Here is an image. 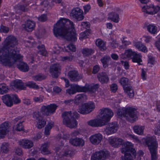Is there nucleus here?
<instances>
[{"mask_svg":"<svg viewBox=\"0 0 160 160\" xmlns=\"http://www.w3.org/2000/svg\"><path fill=\"white\" fill-rule=\"evenodd\" d=\"M118 129V125L115 122L108 124L104 130L105 133L107 135H111L116 132Z\"/></svg>","mask_w":160,"mask_h":160,"instance_id":"nucleus-16","label":"nucleus"},{"mask_svg":"<svg viewBox=\"0 0 160 160\" xmlns=\"http://www.w3.org/2000/svg\"><path fill=\"white\" fill-rule=\"evenodd\" d=\"M134 46L139 50L146 52H147L146 47L140 42H136L134 43Z\"/></svg>","mask_w":160,"mask_h":160,"instance_id":"nucleus-30","label":"nucleus"},{"mask_svg":"<svg viewBox=\"0 0 160 160\" xmlns=\"http://www.w3.org/2000/svg\"><path fill=\"white\" fill-rule=\"evenodd\" d=\"M94 108L95 105L93 103H86L80 106L78 111L81 114H86L90 113Z\"/></svg>","mask_w":160,"mask_h":160,"instance_id":"nucleus-12","label":"nucleus"},{"mask_svg":"<svg viewBox=\"0 0 160 160\" xmlns=\"http://www.w3.org/2000/svg\"><path fill=\"white\" fill-rule=\"evenodd\" d=\"M71 113V111L65 112L62 113L63 122L64 124L70 128H75L77 127L78 124L75 118H78L79 115L76 112H73L72 115Z\"/></svg>","mask_w":160,"mask_h":160,"instance_id":"nucleus-5","label":"nucleus"},{"mask_svg":"<svg viewBox=\"0 0 160 160\" xmlns=\"http://www.w3.org/2000/svg\"><path fill=\"white\" fill-rule=\"evenodd\" d=\"M38 48L39 50L38 53L41 55L43 56H46L47 55V52L46 51L44 46L43 45L38 46L37 47Z\"/></svg>","mask_w":160,"mask_h":160,"instance_id":"nucleus-41","label":"nucleus"},{"mask_svg":"<svg viewBox=\"0 0 160 160\" xmlns=\"http://www.w3.org/2000/svg\"><path fill=\"white\" fill-rule=\"evenodd\" d=\"M54 49L55 50L54 51L55 52V53H58L60 51L63 50V48L59 46L58 45H56L54 47Z\"/></svg>","mask_w":160,"mask_h":160,"instance_id":"nucleus-62","label":"nucleus"},{"mask_svg":"<svg viewBox=\"0 0 160 160\" xmlns=\"http://www.w3.org/2000/svg\"><path fill=\"white\" fill-rule=\"evenodd\" d=\"M78 146L82 147L84 145V140L81 138H77Z\"/></svg>","mask_w":160,"mask_h":160,"instance_id":"nucleus-51","label":"nucleus"},{"mask_svg":"<svg viewBox=\"0 0 160 160\" xmlns=\"http://www.w3.org/2000/svg\"><path fill=\"white\" fill-rule=\"evenodd\" d=\"M141 58L142 56L140 54H138L135 52L132 58V61L133 62H137L139 65H140L141 64L140 62H142Z\"/></svg>","mask_w":160,"mask_h":160,"instance_id":"nucleus-32","label":"nucleus"},{"mask_svg":"<svg viewBox=\"0 0 160 160\" xmlns=\"http://www.w3.org/2000/svg\"><path fill=\"white\" fill-rule=\"evenodd\" d=\"M145 141L151 154V160H157L158 145L156 139L152 137H147L145 138Z\"/></svg>","mask_w":160,"mask_h":160,"instance_id":"nucleus-6","label":"nucleus"},{"mask_svg":"<svg viewBox=\"0 0 160 160\" xmlns=\"http://www.w3.org/2000/svg\"><path fill=\"white\" fill-rule=\"evenodd\" d=\"M14 86L16 88L21 90H24L26 88L25 85L22 82V81L19 80H16L14 82Z\"/></svg>","mask_w":160,"mask_h":160,"instance_id":"nucleus-28","label":"nucleus"},{"mask_svg":"<svg viewBox=\"0 0 160 160\" xmlns=\"http://www.w3.org/2000/svg\"><path fill=\"white\" fill-rule=\"evenodd\" d=\"M135 52H132L131 49H128L126 51L124 54H122L120 56L122 58H126L127 57L129 58L132 56V57Z\"/></svg>","mask_w":160,"mask_h":160,"instance_id":"nucleus-35","label":"nucleus"},{"mask_svg":"<svg viewBox=\"0 0 160 160\" xmlns=\"http://www.w3.org/2000/svg\"><path fill=\"white\" fill-rule=\"evenodd\" d=\"M103 138L102 135L99 133L91 135L89 138L90 142L93 145H97L99 144Z\"/></svg>","mask_w":160,"mask_h":160,"instance_id":"nucleus-17","label":"nucleus"},{"mask_svg":"<svg viewBox=\"0 0 160 160\" xmlns=\"http://www.w3.org/2000/svg\"><path fill=\"white\" fill-rule=\"evenodd\" d=\"M117 113L118 115L123 116L129 122H132L135 121L136 118V109L132 107H128L122 110H118Z\"/></svg>","mask_w":160,"mask_h":160,"instance_id":"nucleus-7","label":"nucleus"},{"mask_svg":"<svg viewBox=\"0 0 160 160\" xmlns=\"http://www.w3.org/2000/svg\"><path fill=\"white\" fill-rule=\"evenodd\" d=\"M24 25V28L26 31L31 32L33 30L35 27V23L32 21L28 20L25 22Z\"/></svg>","mask_w":160,"mask_h":160,"instance_id":"nucleus-26","label":"nucleus"},{"mask_svg":"<svg viewBox=\"0 0 160 160\" xmlns=\"http://www.w3.org/2000/svg\"><path fill=\"white\" fill-rule=\"evenodd\" d=\"M123 144L125 147L122 148L121 152L124 154L125 159L131 160L135 158L136 152L135 149L132 147L133 144L128 142L123 143Z\"/></svg>","mask_w":160,"mask_h":160,"instance_id":"nucleus-8","label":"nucleus"},{"mask_svg":"<svg viewBox=\"0 0 160 160\" xmlns=\"http://www.w3.org/2000/svg\"><path fill=\"white\" fill-rule=\"evenodd\" d=\"M54 122L52 121L50 122L46 126L45 128L44 133L46 135H48L50 134V131L53 127Z\"/></svg>","mask_w":160,"mask_h":160,"instance_id":"nucleus-38","label":"nucleus"},{"mask_svg":"<svg viewBox=\"0 0 160 160\" xmlns=\"http://www.w3.org/2000/svg\"><path fill=\"white\" fill-rule=\"evenodd\" d=\"M110 89L112 92H116L118 89L117 85L115 83L112 84L110 87Z\"/></svg>","mask_w":160,"mask_h":160,"instance_id":"nucleus-53","label":"nucleus"},{"mask_svg":"<svg viewBox=\"0 0 160 160\" xmlns=\"http://www.w3.org/2000/svg\"><path fill=\"white\" fill-rule=\"evenodd\" d=\"M99 87L98 85L96 84L93 85L86 84L84 86L82 87V88H84V90H82V92H95Z\"/></svg>","mask_w":160,"mask_h":160,"instance_id":"nucleus-24","label":"nucleus"},{"mask_svg":"<svg viewBox=\"0 0 160 160\" xmlns=\"http://www.w3.org/2000/svg\"><path fill=\"white\" fill-rule=\"evenodd\" d=\"M12 95L6 94L2 97L3 102L8 107H11L13 104Z\"/></svg>","mask_w":160,"mask_h":160,"instance_id":"nucleus-20","label":"nucleus"},{"mask_svg":"<svg viewBox=\"0 0 160 160\" xmlns=\"http://www.w3.org/2000/svg\"><path fill=\"white\" fill-rule=\"evenodd\" d=\"M22 57L19 53L18 55L13 56L10 58L3 59L1 62L3 64L9 66H12L15 64L20 71L23 72H27L29 70V67L26 63L22 61Z\"/></svg>","mask_w":160,"mask_h":160,"instance_id":"nucleus-4","label":"nucleus"},{"mask_svg":"<svg viewBox=\"0 0 160 160\" xmlns=\"http://www.w3.org/2000/svg\"><path fill=\"white\" fill-rule=\"evenodd\" d=\"M46 124V122L43 119H39L37 122V127L38 128H41L43 127Z\"/></svg>","mask_w":160,"mask_h":160,"instance_id":"nucleus-48","label":"nucleus"},{"mask_svg":"<svg viewBox=\"0 0 160 160\" xmlns=\"http://www.w3.org/2000/svg\"><path fill=\"white\" fill-rule=\"evenodd\" d=\"M25 43L27 47H32L34 46V40L32 39L26 40Z\"/></svg>","mask_w":160,"mask_h":160,"instance_id":"nucleus-49","label":"nucleus"},{"mask_svg":"<svg viewBox=\"0 0 160 160\" xmlns=\"http://www.w3.org/2000/svg\"><path fill=\"white\" fill-rule=\"evenodd\" d=\"M81 52L84 56H88L93 53V51L90 48H84L81 50Z\"/></svg>","mask_w":160,"mask_h":160,"instance_id":"nucleus-39","label":"nucleus"},{"mask_svg":"<svg viewBox=\"0 0 160 160\" xmlns=\"http://www.w3.org/2000/svg\"><path fill=\"white\" fill-rule=\"evenodd\" d=\"M9 131V126L8 123L5 122L0 125V139L3 138Z\"/></svg>","mask_w":160,"mask_h":160,"instance_id":"nucleus-19","label":"nucleus"},{"mask_svg":"<svg viewBox=\"0 0 160 160\" xmlns=\"http://www.w3.org/2000/svg\"><path fill=\"white\" fill-rule=\"evenodd\" d=\"M96 44L101 50L106 49L105 44L103 41L100 39H98L96 42Z\"/></svg>","mask_w":160,"mask_h":160,"instance_id":"nucleus-37","label":"nucleus"},{"mask_svg":"<svg viewBox=\"0 0 160 160\" xmlns=\"http://www.w3.org/2000/svg\"><path fill=\"white\" fill-rule=\"evenodd\" d=\"M53 32L57 37H62L72 41L77 39L74 24L68 19L61 18L54 25Z\"/></svg>","mask_w":160,"mask_h":160,"instance_id":"nucleus-1","label":"nucleus"},{"mask_svg":"<svg viewBox=\"0 0 160 160\" xmlns=\"http://www.w3.org/2000/svg\"><path fill=\"white\" fill-rule=\"evenodd\" d=\"M49 144L48 142H46L42 144L40 148L41 152L43 154H48L51 153L49 150Z\"/></svg>","mask_w":160,"mask_h":160,"instance_id":"nucleus-27","label":"nucleus"},{"mask_svg":"<svg viewBox=\"0 0 160 160\" xmlns=\"http://www.w3.org/2000/svg\"><path fill=\"white\" fill-rule=\"evenodd\" d=\"M81 26L83 28L87 29L89 28L90 24L88 22H82Z\"/></svg>","mask_w":160,"mask_h":160,"instance_id":"nucleus-54","label":"nucleus"},{"mask_svg":"<svg viewBox=\"0 0 160 160\" xmlns=\"http://www.w3.org/2000/svg\"><path fill=\"white\" fill-rule=\"evenodd\" d=\"M82 86L75 85L72 86L70 88L67 90V92L69 94H73L77 92H82V90H84Z\"/></svg>","mask_w":160,"mask_h":160,"instance_id":"nucleus-23","label":"nucleus"},{"mask_svg":"<svg viewBox=\"0 0 160 160\" xmlns=\"http://www.w3.org/2000/svg\"><path fill=\"white\" fill-rule=\"evenodd\" d=\"M146 72L143 69H142V73L141 74V77L143 80H145L146 79Z\"/></svg>","mask_w":160,"mask_h":160,"instance_id":"nucleus-63","label":"nucleus"},{"mask_svg":"<svg viewBox=\"0 0 160 160\" xmlns=\"http://www.w3.org/2000/svg\"><path fill=\"white\" fill-rule=\"evenodd\" d=\"M18 42L16 38L12 35H9L6 38L4 42L3 47L0 48V62L3 59L18 55L20 49L15 47L18 44Z\"/></svg>","mask_w":160,"mask_h":160,"instance_id":"nucleus-2","label":"nucleus"},{"mask_svg":"<svg viewBox=\"0 0 160 160\" xmlns=\"http://www.w3.org/2000/svg\"><path fill=\"white\" fill-rule=\"evenodd\" d=\"M147 30L152 34H154L157 32V28L153 24H149L147 26Z\"/></svg>","mask_w":160,"mask_h":160,"instance_id":"nucleus-34","label":"nucleus"},{"mask_svg":"<svg viewBox=\"0 0 160 160\" xmlns=\"http://www.w3.org/2000/svg\"><path fill=\"white\" fill-rule=\"evenodd\" d=\"M0 30L2 32L7 33L8 32L9 29L8 27L2 26L1 27Z\"/></svg>","mask_w":160,"mask_h":160,"instance_id":"nucleus-64","label":"nucleus"},{"mask_svg":"<svg viewBox=\"0 0 160 160\" xmlns=\"http://www.w3.org/2000/svg\"><path fill=\"white\" fill-rule=\"evenodd\" d=\"M61 67L59 64L55 63L51 65L49 69V72L52 78H57L60 74Z\"/></svg>","mask_w":160,"mask_h":160,"instance_id":"nucleus-13","label":"nucleus"},{"mask_svg":"<svg viewBox=\"0 0 160 160\" xmlns=\"http://www.w3.org/2000/svg\"><path fill=\"white\" fill-rule=\"evenodd\" d=\"M19 144L25 149H29L33 146L32 142L28 139H22L18 142Z\"/></svg>","mask_w":160,"mask_h":160,"instance_id":"nucleus-21","label":"nucleus"},{"mask_svg":"<svg viewBox=\"0 0 160 160\" xmlns=\"http://www.w3.org/2000/svg\"><path fill=\"white\" fill-rule=\"evenodd\" d=\"M68 76L70 80L72 82H77L82 78V75H79L78 72L75 70L70 71Z\"/></svg>","mask_w":160,"mask_h":160,"instance_id":"nucleus-18","label":"nucleus"},{"mask_svg":"<svg viewBox=\"0 0 160 160\" xmlns=\"http://www.w3.org/2000/svg\"><path fill=\"white\" fill-rule=\"evenodd\" d=\"M108 19L114 22L117 23L119 22V15L117 13L111 12L109 14Z\"/></svg>","mask_w":160,"mask_h":160,"instance_id":"nucleus-31","label":"nucleus"},{"mask_svg":"<svg viewBox=\"0 0 160 160\" xmlns=\"http://www.w3.org/2000/svg\"><path fill=\"white\" fill-rule=\"evenodd\" d=\"M83 14L82 10L78 8L73 9L70 13L71 17L78 21L82 20L84 18V16Z\"/></svg>","mask_w":160,"mask_h":160,"instance_id":"nucleus-15","label":"nucleus"},{"mask_svg":"<svg viewBox=\"0 0 160 160\" xmlns=\"http://www.w3.org/2000/svg\"><path fill=\"white\" fill-rule=\"evenodd\" d=\"M58 106L54 104H51L47 106H42L40 111L43 114L47 116L51 115L55 112Z\"/></svg>","mask_w":160,"mask_h":160,"instance_id":"nucleus-10","label":"nucleus"},{"mask_svg":"<svg viewBox=\"0 0 160 160\" xmlns=\"http://www.w3.org/2000/svg\"><path fill=\"white\" fill-rule=\"evenodd\" d=\"M119 82L122 86L125 92L130 98H132L134 95V92L132 86L129 84L128 78L122 77L119 80Z\"/></svg>","mask_w":160,"mask_h":160,"instance_id":"nucleus-9","label":"nucleus"},{"mask_svg":"<svg viewBox=\"0 0 160 160\" xmlns=\"http://www.w3.org/2000/svg\"><path fill=\"white\" fill-rule=\"evenodd\" d=\"M97 78L102 83H107L109 79L106 73L104 72H100L98 74Z\"/></svg>","mask_w":160,"mask_h":160,"instance_id":"nucleus-25","label":"nucleus"},{"mask_svg":"<svg viewBox=\"0 0 160 160\" xmlns=\"http://www.w3.org/2000/svg\"><path fill=\"white\" fill-rule=\"evenodd\" d=\"M113 115L112 111L108 108H103L100 110L98 118L89 121L88 125L92 127H101L106 124Z\"/></svg>","mask_w":160,"mask_h":160,"instance_id":"nucleus-3","label":"nucleus"},{"mask_svg":"<svg viewBox=\"0 0 160 160\" xmlns=\"http://www.w3.org/2000/svg\"><path fill=\"white\" fill-rule=\"evenodd\" d=\"M67 48L72 52H74L76 51V47L72 43H70L68 45Z\"/></svg>","mask_w":160,"mask_h":160,"instance_id":"nucleus-55","label":"nucleus"},{"mask_svg":"<svg viewBox=\"0 0 160 160\" xmlns=\"http://www.w3.org/2000/svg\"><path fill=\"white\" fill-rule=\"evenodd\" d=\"M154 132L156 135H160V120L156 124L154 128Z\"/></svg>","mask_w":160,"mask_h":160,"instance_id":"nucleus-46","label":"nucleus"},{"mask_svg":"<svg viewBox=\"0 0 160 160\" xmlns=\"http://www.w3.org/2000/svg\"><path fill=\"white\" fill-rule=\"evenodd\" d=\"M73 154V152L70 150H67L65 151L64 155L67 157H71Z\"/></svg>","mask_w":160,"mask_h":160,"instance_id":"nucleus-59","label":"nucleus"},{"mask_svg":"<svg viewBox=\"0 0 160 160\" xmlns=\"http://www.w3.org/2000/svg\"><path fill=\"white\" fill-rule=\"evenodd\" d=\"M9 144L6 142H3L2 144L1 147V152L4 153H7L9 151Z\"/></svg>","mask_w":160,"mask_h":160,"instance_id":"nucleus-40","label":"nucleus"},{"mask_svg":"<svg viewBox=\"0 0 160 160\" xmlns=\"http://www.w3.org/2000/svg\"><path fill=\"white\" fill-rule=\"evenodd\" d=\"M23 122L22 121L20 122L19 123L17 124L16 127V130L18 131H23L24 130V127L22 124V123Z\"/></svg>","mask_w":160,"mask_h":160,"instance_id":"nucleus-50","label":"nucleus"},{"mask_svg":"<svg viewBox=\"0 0 160 160\" xmlns=\"http://www.w3.org/2000/svg\"><path fill=\"white\" fill-rule=\"evenodd\" d=\"M16 12L18 14L21 13L20 11L23 12H27L28 11V9L26 6L23 5H18L15 6L14 7Z\"/></svg>","mask_w":160,"mask_h":160,"instance_id":"nucleus-29","label":"nucleus"},{"mask_svg":"<svg viewBox=\"0 0 160 160\" xmlns=\"http://www.w3.org/2000/svg\"><path fill=\"white\" fill-rule=\"evenodd\" d=\"M69 142L73 146H77V138L75 139L71 138L69 140Z\"/></svg>","mask_w":160,"mask_h":160,"instance_id":"nucleus-60","label":"nucleus"},{"mask_svg":"<svg viewBox=\"0 0 160 160\" xmlns=\"http://www.w3.org/2000/svg\"><path fill=\"white\" fill-rule=\"evenodd\" d=\"M128 136L130 138H132L135 141V142L139 143H140V141L138 139V138L134 135L129 134H128Z\"/></svg>","mask_w":160,"mask_h":160,"instance_id":"nucleus-58","label":"nucleus"},{"mask_svg":"<svg viewBox=\"0 0 160 160\" xmlns=\"http://www.w3.org/2000/svg\"><path fill=\"white\" fill-rule=\"evenodd\" d=\"M13 103L18 104L20 102V100L16 95H12Z\"/></svg>","mask_w":160,"mask_h":160,"instance_id":"nucleus-57","label":"nucleus"},{"mask_svg":"<svg viewBox=\"0 0 160 160\" xmlns=\"http://www.w3.org/2000/svg\"><path fill=\"white\" fill-rule=\"evenodd\" d=\"M32 78L33 80L35 81H41L45 78V77L42 74L35 75L32 76Z\"/></svg>","mask_w":160,"mask_h":160,"instance_id":"nucleus-47","label":"nucleus"},{"mask_svg":"<svg viewBox=\"0 0 160 160\" xmlns=\"http://www.w3.org/2000/svg\"><path fill=\"white\" fill-rule=\"evenodd\" d=\"M25 86L29 87L30 88L35 89H38L39 88L38 86L35 82L32 81L28 82L26 83Z\"/></svg>","mask_w":160,"mask_h":160,"instance_id":"nucleus-43","label":"nucleus"},{"mask_svg":"<svg viewBox=\"0 0 160 160\" xmlns=\"http://www.w3.org/2000/svg\"><path fill=\"white\" fill-rule=\"evenodd\" d=\"M33 117L37 119L41 117V115L39 112H35L33 114Z\"/></svg>","mask_w":160,"mask_h":160,"instance_id":"nucleus-61","label":"nucleus"},{"mask_svg":"<svg viewBox=\"0 0 160 160\" xmlns=\"http://www.w3.org/2000/svg\"><path fill=\"white\" fill-rule=\"evenodd\" d=\"M160 7L158 6H154L151 4L149 6H143L142 8L143 12L148 14L153 15L157 13L159 10Z\"/></svg>","mask_w":160,"mask_h":160,"instance_id":"nucleus-14","label":"nucleus"},{"mask_svg":"<svg viewBox=\"0 0 160 160\" xmlns=\"http://www.w3.org/2000/svg\"><path fill=\"white\" fill-rule=\"evenodd\" d=\"M84 97H86V96L83 94H80L77 95L74 99L75 102H79L83 100Z\"/></svg>","mask_w":160,"mask_h":160,"instance_id":"nucleus-45","label":"nucleus"},{"mask_svg":"<svg viewBox=\"0 0 160 160\" xmlns=\"http://www.w3.org/2000/svg\"><path fill=\"white\" fill-rule=\"evenodd\" d=\"M109 152L107 151H100L96 152L92 156L91 160H105L110 157Z\"/></svg>","mask_w":160,"mask_h":160,"instance_id":"nucleus-11","label":"nucleus"},{"mask_svg":"<svg viewBox=\"0 0 160 160\" xmlns=\"http://www.w3.org/2000/svg\"><path fill=\"white\" fill-rule=\"evenodd\" d=\"M144 127L142 126L136 125L133 127V129L135 133L139 135H142L143 134Z\"/></svg>","mask_w":160,"mask_h":160,"instance_id":"nucleus-33","label":"nucleus"},{"mask_svg":"<svg viewBox=\"0 0 160 160\" xmlns=\"http://www.w3.org/2000/svg\"><path fill=\"white\" fill-rule=\"evenodd\" d=\"M74 58L73 55H70L69 56L62 57H61V60L64 62H71Z\"/></svg>","mask_w":160,"mask_h":160,"instance_id":"nucleus-44","label":"nucleus"},{"mask_svg":"<svg viewBox=\"0 0 160 160\" xmlns=\"http://www.w3.org/2000/svg\"><path fill=\"white\" fill-rule=\"evenodd\" d=\"M109 142L112 147H117L123 143V140L121 138L114 137L109 139Z\"/></svg>","mask_w":160,"mask_h":160,"instance_id":"nucleus-22","label":"nucleus"},{"mask_svg":"<svg viewBox=\"0 0 160 160\" xmlns=\"http://www.w3.org/2000/svg\"><path fill=\"white\" fill-rule=\"evenodd\" d=\"M43 98L42 97H34L33 98L34 101L35 102H40L43 101Z\"/></svg>","mask_w":160,"mask_h":160,"instance_id":"nucleus-56","label":"nucleus"},{"mask_svg":"<svg viewBox=\"0 0 160 160\" xmlns=\"http://www.w3.org/2000/svg\"><path fill=\"white\" fill-rule=\"evenodd\" d=\"M38 19L40 21L44 22L47 20V15L45 14H42L38 17Z\"/></svg>","mask_w":160,"mask_h":160,"instance_id":"nucleus-52","label":"nucleus"},{"mask_svg":"<svg viewBox=\"0 0 160 160\" xmlns=\"http://www.w3.org/2000/svg\"><path fill=\"white\" fill-rule=\"evenodd\" d=\"M9 89L5 84H0V94H3L8 92Z\"/></svg>","mask_w":160,"mask_h":160,"instance_id":"nucleus-42","label":"nucleus"},{"mask_svg":"<svg viewBox=\"0 0 160 160\" xmlns=\"http://www.w3.org/2000/svg\"><path fill=\"white\" fill-rule=\"evenodd\" d=\"M111 59L109 56H105L101 59V61L102 63L103 66L104 68L108 67V62L111 60Z\"/></svg>","mask_w":160,"mask_h":160,"instance_id":"nucleus-36","label":"nucleus"}]
</instances>
